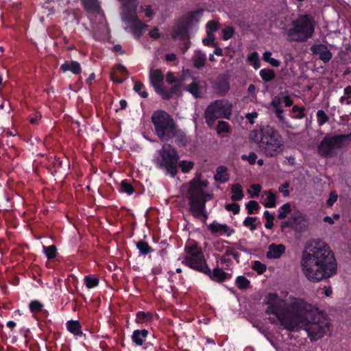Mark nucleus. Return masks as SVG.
Here are the masks:
<instances>
[{
  "mask_svg": "<svg viewBox=\"0 0 351 351\" xmlns=\"http://www.w3.org/2000/svg\"><path fill=\"white\" fill-rule=\"evenodd\" d=\"M341 104L349 105L351 104V86L344 89V95L339 99Z\"/></svg>",
  "mask_w": 351,
  "mask_h": 351,
  "instance_id": "obj_35",
  "label": "nucleus"
},
{
  "mask_svg": "<svg viewBox=\"0 0 351 351\" xmlns=\"http://www.w3.org/2000/svg\"><path fill=\"white\" fill-rule=\"evenodd\" d=\"M43 304L37 300H34L29 304V309L32 313H38L41 311Z\"/></svg>",
  "mask_w": 351,
  "mask_h": 351,
  "instance_id": "obj_51",
  "label": "nucleus"
},
{
  "mask_svg": "<svg viewBox=\"0 0 351 351\" xmlns=\"http://www.w3.org/2000/svg\"><path fill=\"white\" fill-rule=\"evenodd\" d=\"M241 158L243 160L247 161L250 165H254L257 159V155L254 152H252L247 155H242Z\"/></svg>",
  "mask_w": 351,
  "mask_h": 351,
  "instance_id": "obj_50",
  "label": "nucleus"
},
{
  "mask_svg": "<svg viewBox=\"0 0 351 351\" xmlns=\"http://www.w3.org/2000/svg\"><path fill=\"white\" fill-rule=\"evenodd\" d=\"M231 199L233 201H239L243 197V188L241 184H233L231 189Z\"/></svg>",
  "mask_w": 351,
  "mask_h": 351,
  "instance_id": "obj_24",
  "label": "nucleus"
},
{
  "mask_svg": "<svg viewBox=\"0 0 351 351\" xmlns=\"http://www.w3.org/2000/svg\"><path fill=\"white\" fill-rule=\"evenodd\" d=\"M207 32L209 31L210 33L215 31L218 28V23L215 21H209L206 24Z\"/></svg>",
  "mask_w": 351,
  "mask_h": 351,
  "instance_id": "obj_56",
  "label": "nucleus"
},
{
  "mask_svg": "<svg viewBox=\"0 0 351 351\" xmlns=\"http://www.w3.org/2000/svg\"><path fill=\"white\" fill-rule=\"evenodd\" d=\"M215 40V36L209 31L207 32V37L203 40V43L205 45H211Z\"/></svg>",
  "mask_w": 351,
  "mask_h": 351,
  "instance_id": "obj_58",
  "label": "nucleus"
},
{
  "mask_svg": "<svg viewBox=\"0 0 351 351\" xmlns=\"http://www.w3.org/2000/svg\"><path fill=\"white\" fill-rule=\"evenodd\" d=\"M208 274L210 275L213 280L219 282H222L227 278V274L219 268H215L212 274L210 272Z\"/></svg>",
  "mask_w": 351,
  "mask_h": 351,
  "instance_id": "obj_28",
  "label": "nucleus"
},
{
  "mask_svg": "<svg viewBox=\"0 0 351 351\" xmlns=\"http://www.w3.org/2000/svg\"><path fill=\"white\" fill-rule=\"evenodd\" d=\"M149 78L151 84L154 87L156 93L163 99H169L170 94L167 93L163 87L164 75L162 71L159 69H152L149 73Z\"/></svg>",
  "mask_w": 351,
  "mask_h": 351,
  "instance_id": "obj_13",
  "label": "nucleus"
},
{
  "mask_svg": "<svg viewBox=\"0 0 351 351\" xmlns=\"http://www.w3.org/2000/svg\"><path fill=\"white\" fill-rule=\"evenodd\" d=\"M252 267L254 271H256L259 274H261L266 271L265 265L263 264L262 263L258 261H255L252 263Z\"/></svg>",
  "mask_w": 351,
  "mask_h": 351,
  "instance_id": "obj_44",
  "label": "nucleus"
},
{
  "mask_svg": "<svg viewBox=\"0 0 351 351\" xmlns=\"http://www.w3.org/2000/svg\"><path fill=\"white\" fill-rule=\"evenodd\" d=\"M289 186V184L288 182H285L284 184L280 186L278 188V191L283 193L285 196H288L289 195V191L287 190V188Z\"/></svg>",
  "mask_w": 351,
  "mask_h": 351,
  "instance_id": "obj_59",
  "label": "nucleus"
},
{
  "mask_svg": "<svg viewBox=\"0 0 351 351\" xmlns=\"http://www.w3.org/2000/svg\"><path fill=\"white\" fill-rule=\"evenodd\" d=\"M208 185L206 180L195 178L184 186L186 190V195L189 201L190 210L196 217L204 213L206 202L212 199Z\"/></svg>",
  "mask_w": 351,
  "mask_h": 351,
  "instance_id": "obj_4",
  "label": "nucleus"
},
{
  "mask_svg": "<svg viewBox=\"0 0 351 351\" xmlns=\"http://www.w3.org/2000/svg\"><path fill=\"white\" fill-rule=\"evenodd\" d=\"M229 84L228 82L226 80L220 82L217 84V90L220 95H225L229 90Z\"/></svg>",
  "mask_w": 351,
  "mask_h": 351,
  "instance_id": "obj_47",
  "label": "nucleus"
},
{
  "mask_svg": "<svg viewBox=\"0 0 351 351\" xmlns=\"http://www.w3.org/2000/svg\"><path fill=\"white\" fill-rule=\"evenodd\" d=\"M232 111V104L231 102L224 99L217 100L210 104L206 110V123L211 126L217 119H229Z\"/></svg>",
  "mask_w": 351,
  "mask_h": 351,
  "instance_id": "obj_11",
  "label": "nucleus"
},
{
  "mask_svg": "<svg viewBox=\"0 0 351 351\" xmlns=\"http://www.w3.org/2000/svg\"><path fill=\"white\" fill-rule=\"evenodd\" d=\"M196 15V13L190 14L189 16V21L186 24H179L173 29V36L175 38L186 39L188 38L187 26H189L193 19Z\"/></svg>",
  "mask_w": 351,
  "mask_h": 351,
  "instance_id": "obj_15",
  "label": "nucleus"
},
{
  "mask_svg": "<svg viewBox=\"0 0 351 351\" xmlns=\"http://www.w3.org/2000/svg\"><path fill=\"white\" fill-rule=\"evenodd\" d=\"M43 251L48 259H51L56 256V247L54 245L43 246Z\"/></svg>",
  "mask_w": 351,
  "mask_h": 351,
  "instance_id": "obj_41",
  "label": "nucleus"
},
{
  "mask_svg": "<svg viewBox=\"0 0 351 351\" xmlns=\"http://www.w3.org/2000/svg\"><path fill=\"white\" fill-rule=\"evenodd\" d=\"M194 166V163L192 161L182 160L179 162V167H180L183 173L189 172Z\"/></svg>",
  "mask_w": 351,
  "mask_h": 351,
  "instance_id": "obj_38",
  "label": "nucleus"
},
{
  "mask_svg": "<svg viewBox=\"0 0 351 351\" xmlns=\"http://www.w3.org/2000/svg\"><path fill=\"white\" fill-rule=\"evenodd\" d=\"M265 303L266 313L274 315L273 323L282 329L295 331L303 328L311 340L321 339L328 330L327 319L302 299L290 296L282 300L275 293H269Z\"/></svg>",
  "mask_w": 351,
  "mask_h": 351,
  "instance_id": "obj_1",
  "label": "nucleus"
},
{
  "mask_svg": "<svg viewBox=\"0 0 351 351\" xmlns=\"http://www.w3.org/2000/svg\"><path fill=\"white\" fill-rule=\"evenodd\" d=\"M311 51L314 54L317 55L324 62H328L332 58L331 53L325 45H313L311 47Z\"/></svg>",
  "mask_w": 351,
  "mask_h": 351,
  "instance_id": "obj_17",
  "label": "nucleus"
},
{
  "mask_svg": "<svg viewBox=\"0 0 351 351\" xmlns=\"http://www.w3.org/2000/svg\"><path fill=\"white\" fill-rule=\"evenodd\" d=\"M306 110L302 106H294L291 111V117L301 119L306 117Z\"/></svg>",
  "mask_w": 351,
  "mask_h": 351,
  "instance_id": "obj_27",
  "label": "nucleus"
},
{
  "mask_svg": "<svg viewBox=\"0 0 351 351\" xmlns=\"http://www.w3.org/2000/svg\"><path fill=\"white\" fill-rule=\"evenodd\" d=\"M248 60L253 64L255 69L260 68L261 63L259 60V56L257 52L254 51L250 53L248 56Z\"/></svg>",
  "mask_w": 351,
  "mask_h": 351,
  "instance_id": "obj_37",
  "label": "nucleus"
},
{
  "mask_svg": "<svg viewBox=\"0 0 351 351\" xmlns=\"http://www.w3.org/2000/svg\"><path fill=\"white\" fill-rule=\"evenodd\" d=\"M339 198V195L335 191H332L329 193L328 197L326 199V205L328 207L332 206L335 203L337 202V199Z\"/></svg>",
  "mask_w": 351,
  "mask_h": 351,
  "instance_id": "obj_39",
  "label": "nucleus"
},
{
  "mask_svg": "<svg viewBox=\"0 0 351 351\" xmlns=\"http://www.w3.org/2000/svg\"><path fill=\"white\" fill-rule=\"evenodd\" d=\"M206 60V56L202 51L197 50L195 51L193 56V62L195 67L200 69L205 64Z\"/></svg>",
  "mask_w": 351,
  "mask_h": 351,
  "instance_id": "obj_22",
  "label": "nucleus"
},
{
  "mask_svg": "<svg viewBox=\"0 0 351 351\" xmlns=\"http://www.w3.org/2000/svg\"><path fill=\"white\" fill-rule=\"evenodd\" d=\"M166 79H167V82L169 83V84H173V83H178L179 82L180 80H178L175 76L174 75L169 72L167 73V77H166Z\"/></svg>",
  "mask_w": 351,
  "mask_h": 351,
  "instance_id": "obj_60",
  "label": "nucleus"
},
{
  "mask_svg": "<svg viewBox=\"0 0 351 351\" xmlns=\"http://www.w3.org/2000/svg\"><path fill=\"white\" fill-rule=\"evenodd\" d=\"M134 90L138 93V95L143 98H147L148 96L143 84L141 82H135Z\"/></svg>",
  "mask_w": 351,
  "mask_h": 351,
  "instance_id": "obj_34",
  "label": "nucleus"
},
{
  "mask_svg": "<svg viewBox=\"0 0 351 351\" xmlns=\"http://www.w3.org/2000/svg\"><path fill=\"white\" fill-rule=\"evenodd\" d=\"M227 169L226 167L220 166L217 169V173L215 176V179L221 182H226L228 180V176L226 173Z\"/></svg>",
  "mask_w": 351,
  "mask_h": 351,
  "instance_id": "obj_29",
  "label": "nucleus"
},
{
  "mask_svg": "<svg viewBox=\"0 0 351 351\" xmlns=\"http://www.w3.org/2000/svg\"><path fill=\"white\" fill-rule=\"evenodd\" d=\"M350 138L351 134L349 135H340L335 136H326L318 146V152L320 155L324 156H330L333 150L344 145L346 139Z\"/></svg>",
  "mask_w": 351,
  "mask_h": 351,
  "instance_id": "obj_12",
  "label": "nucleus"
},
{
  "mask_svg": "<svg viewBox=\"0 0 351 351\" xmlns=\"http://www.w3.org/2000/svg\"><path fill=\"white\" fill-rule=\"evenodd\" d=\"M136 317L139 322L147 321L152 319V314L149 313L140 311L137 313Z\"/></svg>",
  "mask_w": 351,
  "mask_h": 351,
  "instance_id": "obj_52",
  "label": "nucleus"
},
{
  "mask_svg": "<svg viewBox=\"0 0 351 351\" xmlns=\"http://www.w3.org/2000/svg\"><path fill=\"white\" fill-rule=\"evenodd\" d=\"M261 203L266 208H274L276 205V195L271 191H265L263 192Z\"/></svg>",
  "mask_w": 351,
  "mask_h": 351,
  "instance_id": "obj_19",
  "label": "nucleus"
},
{
  "mask_svg": "<svg viewBox=\"0 0 351 351\" xmlns=\"http://www.w3.org/2000/svg\"><path fill=\"white\" fill-rule=\"evenodd\" d=\"M260 75L266 82H269L275 77V73L271 69H262L260 71Z\"/></svg>",
  "mask_w": 351,
  "mask_h": 351,
  "instance_id": "obj_33",
  "label": "nucleus"
},
{
  "mask_svg": "<svg viewBox=\"0 0 351 351\" xmlns=\"http://www.w3.org/2000/svg\"><path fill=\"white\" fill-rule=\"evenodd\" d=\"M249 139L258 144L260 151L268 157L277 156L282 153L285 147L282 135L269 125L252 130L249 134Z\"/></svg>",
  "mask_w": 351,
  "mask_h": 351,
  "instance_id": "obj_3",
  "label": "nucleus"
},
{
  "mask_svg": "<svg viewBox=\"0 0 351 351\" xmlns=\"http://www.w3.org/2000/svg\"><path fill=\"white\" fill-rule=\"evenodd\" d=\"M191 77V72L189 71H186L183 72L182 77L180 79L179 82L176 83V84L172 88L171 92H167V93L170 94V97L173 95H179L181 92V87L182 84L187 81V78Z\"/></svg>",
  "mask_w": 351,
  "mask_h": 351,
  "instance_id": "obj_21",
  "label": "nucleus"
},
{
  "mask_svg": "<svg viewBox=\"0 0 351 351\" xmlns=\"http://www.w3.org/2000/svg\"><path fill=\"white\" fill-rule=\"evenodd\" d=\"M225 208L227 210L232 212L234 215L239 213L240 210L239 206L235 203L226 204Z\"/></svg>",
  "mask_w": 351,
  "mask_h": 351,
  "instance_id": "obj_54",
  "label": "nucleus"
},
{
  "mask_svg": "<svg viewBox=\"0 0 351 351\" xmlns=\"http://www.w3.org/2000/svg\"><path fill=\"white\" fill-rule=\"evenodd\" d=\"M152 121L157 136L162 141H167L175 134V123L169 114L163 110L153 113Z\"/></svg>",
  "mask_w": 351,
  "mask_h": 351,
  "instance_id": "obj_9",
  "label": "nucleus"
},
{
  "mask_svg": "<svg viewBox=\"0 0 351 351\" xmlns=\"http://www.w3.org/2000/svg\"><path fill=\"white\" fill-rule=\"evenodd\" d=\"M186 254L182 263L189 267L202 272L210 274V269L206 264L204 256L196 242L189 241L185 245Z\"/></svg>",
  "mask_w": 351,
  "mask_h": 351,
  "instance_id": "obj_7",
  "label": "nucleus"
},
{
  "mask_svg": "<svg viewBox=\"0 0 351 351\" xmlns=\"http://www.w3.org/2000/svg\"><path fill=\"white\" fill-rule=\"evenodd\" d=\"M302 271L311 282H319L336 274L337 265L330 247L323 241L314 240L302 252Z\"/></svg>",
  "mask_w": 351,
  "mask_h": 351,
  "instance_id": "obj_2",
  "label": "nucleus"
},
{
  "mask_svg": "<svg viewBox=\"0 0 351 351\" xmlns=\"http://www.w3.org/2000/svg\"><path fill=\"white\" fill-rule=\"evenodd\" d=\"M66 327L68 330L75 335H82L83 334L81 330V326L77 321H69L66 323Z\"/></svg>",
  "mask_w": 351,
  "mask_h": 351,
  "instance_id": "obj_25",
  "label": "nucleus"
},
{
  "mask_svg": "<svg viewBox=\"0 0 351 351\" xmlns=\"http://www.w3.org/2000/svg\"><path fill=\"white\" fill-rule=\"evenodd\" d=\"M261 191V186L259 184H252L250 189H247V193L250 195L251 197H258Z\"/></svg>",
  "mask_w": 351,
  "mask_h": 351,
  "instance_id": "obj_40",
  "label": "nucleus"
},
{
  "mask_svg": "<svg viewBox=\"0 0 351 351\" xmlns=\"http://www.w3.org/2000/svg\"><path fill=\"white\" fill-rule=\"evenodd\" d=\"M258 117V113L256 112H253L252 113H248L246 114L245 117L248 120L250 124H253L254 123V119Z\"/></svg>",
  "mask_w": 351,
  "mask_h": 351,
  "instance_id": "obj_61",
  "label": "nucleus"
},
{
  "mask_svg": "<svg viewBox=\"0 0 351 351\" xmlns=\"http://www.w3.org/2000/svg\"><path fill=\"white\" fill-rule=\"evenodd\" d=\"M283 102L286 106H290L293 104V101L289 96H285L283 98Z\"/></svg>",
  "mask_w": 351,
  "mask_h": 351,
  "instance_id": "obj_64",
  "label": "nucleus"
},
{
  "mask_svg": "<svg viewBox=\"0 0 351 351\" xmlns=\"http://www.w3.org/2000/svg\"><path fill=\"white\" fill-rule=\"evenodd\" d=\"M230 131V125L226 121H219L217 127V132L219 134L221 133H227Z\"/></svg>",
  "mask_w": 351,
  "mask_h": 351,
  "instance_id": "obj_46",
  "label": "nucleus"
},
{
  "mask_svg": "<svg viewBox=\"0 0 351 351\" xmlns=\"http://www.w3.org/2000/svg\"><path fill=\"white\" fill-rule=\"evenodd\" d=\"M263 59L274 67H278L280 65V61L271 57V52L266 51L263 55Z\"/></svg>",
  "mask_w": 351,
  "mask_h": 351,
  "instance_id": "obj_30",
  "label": "nucleus"
},
{
  "mask_svg": "<svg viewBox=\"0 0 351 351\" xmlns=\"http://www.w3.org/2000/svg\"><path fill=\"white\" fill-rule=\"evenodd\" d=\"M186 89L195 98L199 97L201 96V91L198 82L193 78H192V82L186 86Z\"/></svg>",
  "mask_w": 351,
  "mask_h": 351,
  "instance_id": "obj_26",
  "label": "nucleus"
},
{
  "mask_svg": "<svg viewBox=\"0 0 351 351\" xmlns=\"http://www.w3.org/2000/svg\"><path fill=\"white\" fill-rule=\"evenodd\" d=\"M229 256H232L234 259H237L238 257V255H237V254H235L234 252H233L232 251H231L230 250H226L225 256L221 258V262L225 263L226 261L228 260V257H229Z\"/></svg>",
  "mask_w": 351,
  "mask_h": 351,
  "instance_id": "obj_57",
  "label": "nucleus"
},
{
  "mask_svg": "<svg viewBox=\"0 0 351 351\" xmlns=\"http://www.w3.org/2000/svg\"><path fill=\"white\" fill-rule=\"evenodd\" d=\"M84 280L88 289L95 288L99 285V279L92 276H86Z\"/></svg>",
  "mask_w": 351,
  "mask_h": 351,
  "instance_id": "obj_31",
  "label": "nucleus"
},
{
  "mask_svg": "<svg viewBox=\"0 0 351 351\" xmlns=\"http://www.w3.org/2000/svg\"><path fill=\"white\" fill-rule=\"evenodd\" d=\"M123 5L122 19L133 29L134 33L138 36L145 32L147 27L141 22L136 15V0H119Z\"/></svg>",
  "mask_w": 351,
  "mask_h": 351,
  "instance_id": "obj_10",
  "label": "nucleus"
},
{
  "mask_svg": "<svg viewBox=\"0 0 351 351\" xmlns=\"http://www.w3.org/2000/svg\"><path fill=\"white\" fill-rule=\"evenodd\" d=\"M250 281L243 276H238L236 279V285L239 289H245L249 287Z\"/></svg>",
  "mask_w": 351,
  "mask_h": 351,
  "instance_id": "obj_36",
  "label": "nucleus"
},
{
  "mask_svg": "<svg viewBox=\"0 0 351 351\" xmlns=\"http://www.w3.org/2000/svg\"><path fill=\"white\" fill-rule=\"evenodd\" d=\"M110 78L114 82H116L118 84H120V83L123 82V79L119 77L117 75V74L115 73V72H113L110 74Z\"/></svg>",
  "mask_w": 351,
  "mask_h": 351,
  "instance_id": "obj_63",
  "label": "nucleus"
},
{
  "mask_svg": "<svg viewBox=\"0 0 351 351\" xmlns=\"http://www.w3.org/2000/svg\"><path fill=\"white\" fill-rule=\"evenodd\" d=\"M260 208L259 204L257 202L252 200L246 204V209L250 215L253 214L255 210H257Z\"/></svg>",
  "mask_w": 351,
  "mask_h": 351,
  "instance_id": "obj_49",
  "label": "nucleus"
},
{
  "mask_svg": "<svg viewBox=\"0 0 351 351\" xmlns=\"http://www.w3.org/2000/svg\"><path fill=\"white\" fill-rule=\"evenodd\" d=\"M222 32L223 39L228 40L233 36L234 30L232 27H226L222 29Z\"/></svg>",
  "mask_w": 351,
  "mask_h": 351,
  "instance_id": "obj_53",
  "label": "nucleus"
},
{
  "mask_svg": "<svg viewBox=\"0 0 351 351\" xmlns=\"http://www.w3.org/2000/svg\"><path fill=\"white\" fill-rule=\"evenodd\" d=\"M282 99L279 96H276L273 98L271 101V105L275 109L276 114L278 118V119L280 121V122L282 124L286 125L287 126L290 127L287 121L286 120V118L283 116V109L281 106Z\"/></svg>",
  "mask_w": 351,
  "mask_h": 351,
  "instance_id": "obj_18",
  "label": "nucleus"
},
{
  "mask_svg": "<svg viewBox=\"0 0 351 351\" xmlns=\"http://www.w3.org/2000/svg\"><path fill=\"white\" fill-rule=\"evenodd\" d=\"M63 72L71 71L73 74H79L81 72L80 64L76 61H66L60 66Z\"/></svg>",
  "mask_w": 351,
  "mask_h": 351,
  "instance_id": "obj_20",
  "label": "nucleus"
},
{
  "mask_svg": "<svg viewBox=\"0 0 351 351\" xmlns=\"http://www.w3.org/2000/svg\"><path fill=\"white\" fill-rule=\"evenodd\" d=\"M147 335L148 331L147 330H136L133 332L132 338L136 345L141 346L145 340Z\"/></svg>",
  "mask_w": 351,
  "mask_h": 351,
  "instance_id": "obj_23",
  "label": "nucleus"
},
{
  "mask_svg": "<svg viewBox=\"0 0 351 351\" xmlns=\"http://www.w3.org/2000/svg\"><path fill=\"white\" fill-rule=\"evenodd\" d=\"M137 248L139 250L141 254H147L152 251L151 247L148 245V244L143 241H139L136 244Z\"/></svg>",
  "mask_w": 351,
  "mask_h": 351,
  "instance_id": "obj_45",
  "label": "nucleus"
},
{
  "mask_svg": "<svg viewBox=\"0 0 351 351\" xmlns=\"http://www.w3.org/2000/svg\"><path fill=\"white\" fill-rule=\"evenodd\" d=\"M314 32L313 19L308 15L300 16L285 29L289 39L293 41H304L310 38Z\"/></svg>",
  "mask_w": 351,
  "mask_h": 351,
  "instance_id": "obj_6",
  "label": "nucleus"
},
{
  "mask_svg": "<svg viewBox=\"0 0 351 351\" xmlns=\"http://www.w3.org/2000/svg\"><path fill=\"white\" fill-rule=\"evenodd\" d=\"M317 119L318 124L322 125L328 121V117L324 110H319L317 112Z\"/></svg>",
  "mask_w": 351,
  "mask_h": 351,
  "instance_id": "obj_42",
  "label": "nucleus"
},
{
  "mask_svg": "<svg viewBox=\"0 0 351 351\" xmlns=\"http://www.w3.org/2000/svg\"><path fill=\"white\" fill-rule=\"evenodd\" d=\"M256 217H246L243 221V225L250 228L251 230H254L256 229Z\"/></svg>",
  "mask_w": 351,
  "mask_h": 351,
  "instance_id": "obj_43",
  "label": "nucleus"
},
{
  "mask_svg": "<svg viewBox=\"0 0 351 351\" xmlns=\"http://www.w3.org/2000/svg\"><path fill=\"white\" fill-rule=\"evenodd\" d=\"M88 12L92 30L97 39L104 38L108 35V27L104 14L100 10L97 0H82Z\"/></svg>",
  "mask_w": 351,
  "mask_h": 351,
  "instance_id": "obj_5",
  "label": "nucleus"
},
{
  "mask_svg": "<svg viewBox=\"0 0 351 351\" xmlns=\"http://www.w3.org/2000/svg\"><path fill=\"white\" fill-rule=\"evenodd\" d=\"M120 190L121 192L126 193L128 195H131L134 191L132 186L125 180L121 182Z\"/></svg>",
  "mask_w": 351,
  "mask_h": 351,
  "instance_id": "obj_48",
  "label": "nucleus"
},
{
  "mask_svg": "<svg viewBox=\"0 0 351 351\" xmlns=\"http://www.w3.org/2000/svg\"><path fill=\"white\" fill-rule=\"evenodd\" d=\"M340 215L339 214H335L332 217L326 216L324 217L323 221L330 225L335 223V221L339 219Z\"/></svg>",
  "mask_w": 351,
  "mask_h": 351,
  "instance_id": "obj_55",
  "label": "nucleus"
},
{
  "mask_svg": "<svg viewBox=\"0 0 351 351\" xmlns=\"http://www.w3.org/2000/svg\"><path fill=\"white\" fill-rule=\"evenodd\" d=\"M147 17H151L153 14V10L149 5H145L142 8Z\"/></svg>",
  "mask_w": 351,
  "mask_h": 351,
  "instance_id": "obj_62",
  "label": "nucleus"
},
{
  "mask_svg": "<svg viewBox=\"0 0 351 351\" xmlns=\"http://www.w3.org/2000/svg\"><path fill=\"white\" fill-rule=\"evenodd\" d=\"M178 155L170 145H165L158 150L154 157V162L160 168L166 170L171 176L174 177L178 172Z\"/></svg>",
  "mask_w": 351,
  "mask_h": 351,
  "instance_id": "obj_8",
  "label": "nucleus"
},
{
  "mask_svg": "<svg viewBox=\"0 0 351 351\" xmlns=\"http://www.w3.org/2000/svg\"><path fill=\"white\" fill-rule=\"evenodd\" d=\"M285 246L282 244L271 243L268 246L266 256L269 259H277L285 252Z\"/></svg>",
  "mask_w": 351,
  "mask_h": 351,
  "instance_id": "obj_16",
  "label": "nucleus"
},
{
  "mask_svg": "<svg viewBox=\"0 0 351 351\" xmlns=\"http://www.w3.org/2000/svg\"><path fill=\"white\" fill-rule=\"evenodd\" d=\"M291 211V204L289 203L285 204L279 208L278 217L280 219H285Z\"/></svg>",
  "mask_w": 351,
  "mask_h": 351,
  "instance_id": "obj_32",
  "label": "nucleus"
},
{
  "mask_svg": "<svg viewBox=\"0 0 351 351\" xmlns=\"http://www.w3.org/2000/svg\"><path fill=\"white\" fill-rule=\"evenodd\" d=\"M208 230L215 234L223 236H230L234 230L228 226L224 223H220L217 221H213L208 225Z\"/></svg>",
  "mask_w": 351,
  "mask_h": 351,
  "instance_id": "obj_14",
  "label": "nucleus"
}]
</instances>
